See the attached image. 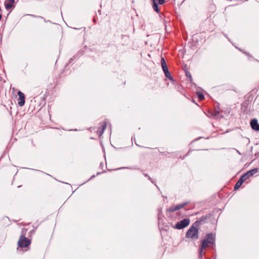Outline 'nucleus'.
Segmentation results:
<instances>
[{
    "instance_id": "obj_1",
    "label": "nucleus",
    "mask_w": 259,
    "mask_h": 259,
    "mask_svg": "<svg viewBox=\"0 0 259 259\" xmlns=\"http://www.w3.org/2000/svg\"><path fill=\"white\" fill-rule=\"evenodd\" d=\"M214 238L212 234H208L202 241L201 245L200 247L199 257L202 259L203 255L205 253L204 250L207 247H212L214 244Z\"/></svg>"
},
{
    "instance_id": "obj_2",
    "label": "nucleus",
    "mask_w": 259,
    "mask_h": 259,
    "mask_svg": "<svg viewBox=\"0 0 259 259\" xmlns=\"http://www.w3.org/2000/svg\"><path fill=\"white\" fill-rule=\"evenodd\" d=\"M27 229L23 228L21 231V235L18 241V246L20 248H27L31 244V240L26 237Z\"/></svg>"
},
{
    "instance_id": "obj_3",
    "label": "nucleus",
    "mask_w": 259,
    "mask_h": 259,
    "mask_svg": "<svg viewBox=\"0 0 259 259\" xmlns=\"http://www.w3.org/2000/svg\"><path fill=\"white\" fill-rule=\"evenodd\" d=\"M186 237L190 238L193 240H196L198 238V229L195 225H193L188 230Z\"/></svg>"
},
{
    "instance_id": "obj_4",
    "label": "nucleus",
    "mask_w": 259,
    "mask_h": 259,
    "mask_svg": "<svg viewBox=\"0 0 259 259\" xmlns=\"http://www.w3.org/2000/svg\"><path fill=\"white\" fill-rule=\"evenodd\" d=\"M190 224V220L189 219H184L181 221L178 222L176 225L175 228L177 229H182L187 226H188Z\"/></svg>"
},
{
    "instance_id": "obj_5",
    "label": "nucleus",
    "mask_w": 259,
    "mask_h": 259,
    "mask_svg": "<svg viewBox=\"0 0 259 259\" xmlns=\"http://www.w3.org/2000/svg\"><path fill=\"white\" fill-rule=\"evenodd\" d=\"M257 169H252L251 170H249L246 172L245 174L242 175L240 178V180L243 183L244 182H245L247 181L250 177L252 176L253 175H254L255 173L257 172Z\"/></svg>"
},
{
    "instance_id": "obj_6",
    "label": "nucleus",
    "mask_w": 259,
    "mask_h": 259,
    "mask_svg": "<svg viewBox=\"0 0 259 259\" xmlns=\"http://www.w3.org/2000/svg\"><path fill=\"white\" fill-rule=\"evenodd\" d=\"M187 204V202H184L182 204H177L176 205H172L170 206L167 210L169 212H174L184 208Z\"/></svg>"
},
{
    "instance_id": "obj_7",
    "label": "nucleus",
    "mask_w": 259,
    "mask_h": 259,
    "mask_svg": "<svg viewBox=\"0 0 259 259\" xmlns=\"http://www.w3.org/2000/svg\"><path fill=\"white\" fill-rule=\"evenodd\" d=\"M107 123L106 122L104 121L100 123V126L98 128L97 131V135L100 137L103 134L104 130L106 127Z\"/></svg>"
},
{
    "instance_id": "obj_8",
    "label": "nucleus",
    "mask_w": 259,
    "mask_h": 259,
    "mask_svg": "<svg viewBox=\"0 0 259 259\" xmlns=\"http://www.w3.org/2000/svg\"><path fill=\"white\" fill-rule=\"evenodd\" d=\"M18 95L19 96V98L18 99V104L20 106H23L24 105L25 102V95L21 91H18Z\"/></svg>"
},
{
    "instance_id": "obj_9",
    "label": "nucleus",
    "mask_w": 259,
    "mask_h": 259,
    "mask_svg": "<svg viewBox=\"0 0 259 259\" xmlns=\"http://www.w3.org/2000/svg\"><path fill=\"white\" fill-rule=\"evenodd\" d=\"M250 126L253 130L259 131V124L256 119L254 118L250 121Z\"/></svg>"
},
{
    "instance_id": "obj_10",
    "label": "nucleus",
    "mask_w": 259,
    "mask_h": 259,
    "mask_svg": "<svg viewBox=\"0 0 259 259\" xmlns=\"http://www.w3.org/2000/svg\"><path fill=\"white\" fill-rule=\"evenodd\" d=\"M15 0H6L5 6L6 9L9 10L14 7Z\"/></svg>"
},
{
    "instance_id": "obj_11",
    "label": "nucleus",
    "mask_w": 259,
    "mask_h": 259,
    "mask_svg": "<svg viewBox=\"0 0 259 259\" xmlns=\"http://www.w3.org/2000/svg\"><path fill=\"white\" fill-rule=\"evenodd\" d=\"M161 67L162 68V69L163 70V72L166 71V70H168V67L166 65V63L163 58H161Z\"/></svg>"
},
{
    "instance_id": "obj_12",
    "label": "nucleus",
    "mask_w": 259,
    "mask_h": 259,
    "mask_svg": "<svg viewBox=\"0 0 259 259\" xmlns=\"http://www.w3.org/2000/svg\"><path fill=\"white\" fill-rule=\"evenodd\" d=\"M242 184H243V182L239 179L238 180V181L235 184V187H234V189L237 190L238 188H239Z\"/></svg>"
},
{
    "instance_id": "obj_13",
    "label": "nucleus",
    "mask_w": 259,
    "mask_h": 259,
    "mask_svg": "<svg viewBox=\"0 0 259 259\" xmlns=\"http://www.w3.org/2000/svg\"><path fill=\"white\" fill-rule=\"evenodd\" d=\"M164 72V74H165V76L168 78L169 80H173V78H172L171 75H170V72H169L168 70H166V71Z\"/></svg>"
},
{
    "instance_id": "obj_14",
    "label": "nucleus",
    "mask_w": 259,
    "mask_h": 259,
    "mask_svg": "<svg viewBox=\"0 0 259 259\" xmlns=\"http://www.w3.org/2000/svg\"><path fill=\"white\" fill-rule=\"evenodd\" d=\"M153 8L156 12L159 13L158 5L156 2H154V3L153 5Z\"/></svg>"
},
{
    "instance_id": "obj_15",
    "label": "nucleus",
    "mask_w": 259,
    "mask_h": 259,
    "mask_svg": "<svg viewBox=\"0 0 259 259\" xmlns=\"http://www.w3.org/2000/svg\"><path fill=\"white\" fill-rule=\"evenodd\" d=\"M198 97L200 100H203L204 98L203 95L201 93L198 94Z\"/></svg>"
},
{
    "instance_id": "obj_16",
    "label": "nucleus",
    "mask_w": 259,
    "mask_h": 259,
    "mask_svg": "<svg viewBox=\"0 0 259 259\" xmlns=\"http://www.w3.org/2000/svg\"><path fill=\"white\" fill-rule=\"evenodd\" d=\"M165 3V0H159V4L160 5H162Z\"/></svg>"
},
{
    "instance_id": "obj_17",
    "label": "nucleus",
    "mask_w": 259,
    "mask_h": 259,
    "mask_svg": "<svg viewBox=\"0 0 259 259\" xmlns=\"http://www.w3.org/2000/svg\"><path fill=\"white\" fill-rule=\"evenodd\" d=\"M186 75H187V76H188L189 77H190V78L191 77V75H190V74L189 73H187H187H186Z\"/></svg>"
},
{
    "instance_id": "obj_18",
    "label": "nucleus",
    "mask_w": 259,
    "mask_h": 259,
    "mask_svg": "<svg viewBox=\"0 0 259 259\" xmlns=\"http://www.w3.org/2000/svg\"><path fill=\"white\" fill-rule=\"evenodd\" d=\"M217 115V114H209L210 116H208V117H212V116H215Z\"/></svg>"
},
{
    "instance_id": "obj_19",
    "label": "nucleus",
    "mask_w": 259,
    "mask_h": 259,
    "mask_svg": "<svg viewBox=\"0 0 259 259\" xmlns=\"http://www.w3.org/2000/svg\"><path fill=\"white\" fill-rule=\"evenodd\" d=\"M121 37H122V38H123L124 37H128V36H127V35H121Z\"/></svg>"
},
{
    "instance_id": "obj_20",
    "label": "nucleus",
    "mask_w": 259,
    "mask_h": 259,
    "mask_svg": "<svg viewBox=\"0 0 259 259\" xmlns=\"http://www.w3.org/2000/svg\"><path fill=\"white\" fill-rule=\"evenodd\" d=\"M144 175H145V177H148L149 179L150 180V179H151L150 177L149 176H148L147 175V174H145Z\"/></svg>"
},
{
    "instance_id": "obj_21",
    "label": "nucleus",
    "mask_w": 259,
    "mask_h": 259,
    "mask_svg": "<svg viewBox=\"0 0 259 259\" xmlns=\"http://www.w3.org/2000/svg\"><path fill=\"white\" fill-rule=\"evenodd\" d=\"M153 2V4L154 3V2H156V0H152Z\"/></svg>"
},
{
    "instance_id": "obj_22",
    "label": "nucleus",
    "mask_w": 259,
    "mask_h": 259,
    "mask_svg": "<svg viewBox=\"0 0 259 259\" xmlns=\"http://www.w3.org/2000/svg\"><path fill=\"white\" fill-rule=\"evenodd\" d=\"M2 19V15L0 14V20H1Z\"/></svg>"
},
{
    "instance_id": "obj_23",
    "label": "nucleus",
    "mask_w": 259,
    "mask_h": 259,
    "mask_svg": "<svg viewBox=\"0 0 259 259\" xmlns=\"http://www.w3.org/2000/svg\"><path fill=\"white\" fill-rule=\"evenodd\" d=\"M197 223H198V222H197V221L195 222V224H196Z\"/></svg>"
}]
</instances>
